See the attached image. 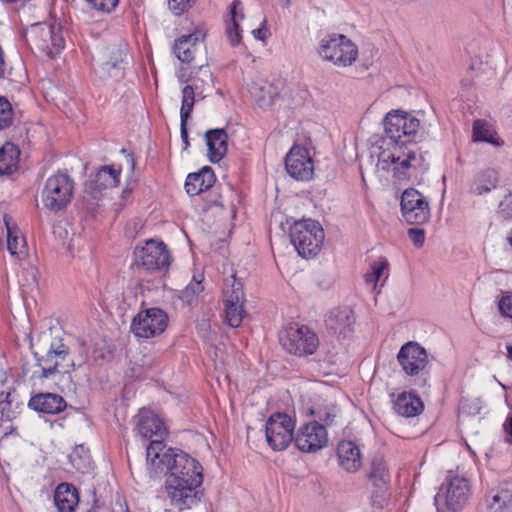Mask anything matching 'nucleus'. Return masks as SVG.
I'll return each mask as SVG.
<instances>
[{
	"label": "nucleus",
	"mask_w": 512,
	"mask_h": 512,
	"mask_svg": "<svg viewBox=\"0 0 512 512\" xmlns=\"http://www.w3.org/2000/svg\"><path fill=\"white\" fill-rule=\"evenodd\" d=\"M498 308L502 316L512 318V293H507L500 298Z\"/></svg>",
	"instance_id": "de8ad7c7"
},
{
	"label": "nucleus",
	"mask_w": 512,
	"mask_h": 512,
	"mask_svg": "<svg viewBox=\"0 0 512 512\" xmlns=\"http://www.w3.org/2000/svg\"><path fill=\"white\" fill-rule=\"evenodd\" d=\"M28 272L32 276L33 282L37 283V273H38L37 270L34 268H31Z\"/></svg>",
	"instance_id": "6e6d98bb"
},
{
	"label": "nucleus",
	"mask_w": 512,
	"mask_h": 512,
	"mask_svg": "<svg viewBox=\"0 0 512 512\" xmlns=\"http://www.w3.org/2000/svg\"><path fill=\"white\" fill-rule=\"evenodd\" d=\"M498 213L505 219L512 218V194L509 193L504 196L498 206Z\"/></svg>",
	"instance_id": "49530a36"
},
{
	"label": "nucleus",
	"mask_w": 512,
	"mask_h": 512,
	"mask_svg": "<svg viewBox=\"0 0 512 512\" xmlns=\"http://www.w3.org/2000/svg\"><path fill=\"white\" fill-rule=\"evenodd\" d=\"M295 421L285 413L272 414L265 426V436L268 445L274 451L285 450L292 442Z\"/></svg>",
	"instance_id": "ddd939ff"
},
{
	"label": "nucleus",
	"mask_w": 512,
	"mask_h": 512,
	"mask_svg": "<svg viewBox=\"0 0 512 512\" xmlns=\"http://www.w3.org/2000/svg\"><path fill=\"white\" fill-rule=\"evenodd\" d=\"M203 280L202 273L194 275L190 283L180 292L179 298L187 305L197 304L204 291Z\"/></svg>",
	"instance_id": "4c0bfd02"
},
{
	"label": "nucleus",
	"mask_w": 512,
	"mask_h": 512,
	"mask_svg": "<svg viewBox=\"0 0 512 512\" xmlns=\"http://www.w3.org/2000/svg\"><path fill=\"white\" fill-rule=\"evenodd\" d=\"M488 512H512V487L502 485L494 490L488 499Z\"/></svg>",
	"instance_id": "473e14b6"
},
{
	"label": "nucleus",
	"mask_w": 512,
	"mask_h": 512,
	"mask_svg": "<svg viewBox=\"0 0 512 512\" xmlns=\"http://www.w3.org/2000/svg\"><path fill=\"white\" fill-rule=\"evenodd\" d=\"M337 456L339 466L348 473H356L362 466L360 448L353 441H341L338 444Z\"/></svg>",
	"instance_id": "a878e982"
},
{
	"label": "nucleus",
	"mask_w": 512,
	"mask_h": 512,
	"mask_svg": "<svg viewBox=\"0 0 512 512\" xmlns=\"http://www.w3.org/2000/svg\"><path fill=\"white\" fill-rule=\"evenodd\" d=\"M394 410L404 417H414L423 410L421 399L413 393H401L394 401Z\"/></svg>",
	"instance_id": "72a5a7b5"
},
{
	"label": "nucleus",
	"mask_w": 512,
	"mask_h": 512,
	"mask_svg": "<svg viewBox=\"0 0 512 512\" xmlns=\"http://www.w3.org/2000/svg\"><path fill=\"white\" fill-rule=\"evenodd\" d=\"M88 351L81 348L78 357H70L68 347L61 340L52 342L45 357L39 360L42 367L41 377L47 378L56 371L68 372L70 368L81 367L87 360Z\"/></svg>",
	"instance_id": "423d86ee"
},
{
	"label": "nucleus",
	"mask_w": 512,
	"mask_h": 512,
	"mask_svg": "<svg viewBox=\"0 0 512 512\" xmlns=\"http://www.w3.org/2000/svg\"><path fill=\"white\" fill-rule=\"evenodd\" d=\"M4 223L7 230V249L12 256L22 258L26 255V241L21 231L11 218L5 216Z\"/></svg>",
	"instance_id": "c756f323"
},
{
	"label": "nucleus",
	"mask_w": 512,
	"mask_h": 512,
	"mask_svg": "<svg viewBox=\"0 0 512 512\" xmlns=\"http://www.w3.org/2000/svg\"><path fill=\"white\" fill-rule=\"evenodd\" d=\"M473 140L487 142L493 146H500L502 144L492 126L480 120L474 122Z\"/></svg>",
	"instance_id": "58836bf2"
},
{
	"label": "nucleus",
	"mask_w": 512,
	"mask_h": 512,
	"mask_svg": "<svg viewBox=\"0 0 512 512\" xmlns=\"http://www.w3.org/2000/svg\"><path fill=\"white\" fill-rule=\"evenodd\" d=\"M134 261L147 271H161L169 267L171 256L163 241L149 239L135 247Z\"/></svg>",
	"instance_id": "1a4fd4ad"
},
{
	"label": "nucleus",
	"mask_w": 512,
	"mask_h": 512,
	"mask_svg": "<svg viewBox=\"0 0 512 512\" xmlns=\"http://www.w3.org/2000/svg\"><path fill=\"white\" fill-rule=\"evenodd\" d=\"M29 44L48 57H55L64 48V38L59 24L36 23L25 34Z\"/></svg>",
	"instance_id": "0eeeda50"
},
{
	"label": "nucleus",
	"mask_w": 512,
	"mask_h": 512,
	"mask_svg": "<svg viewBox=\"0 0 512 512\" xmlns=\"http://www.w3.org/2000/svg\"><path fill=\"white\" fill-rule=\"evenodd\" d=\"M214 182V172L210 167L206 166L199 172L190 173L187 176L185 181V190L191 196L198 195L212 187Z\"/></svg>",
	"instance_id": "c85d7f7f"
},
{
	"label": "nucleus",
	"mask_w": 512,
	"mask_h": 512,
	"mask_svg": "<svg viewBox=\"0 0 512 512\" xmlns=\"http://www.w3.org/2000/svg\"><path fill=\"white\" fill-rule=\"evenodd\" d=\"M248 90L255 104L261 109H269L277 99L279 90L268 80L256 77L248 84Z\"/></svg>",
	"instance_id": "393cba45"
},
{
	"label": "nucleus",
	"mask_w": 512,
	"mask_h": 512,
	"mask_svg": "<svg viewBox=\"0 0 512 512\" xmlns=\"http://www.w3.org/2000/svg\"><path fill=\"white\" fill-rule=\"evenodd\" d=\"M186 123L187 121H184L182 118H181V123H180V128H181V138L185 144V148L188 147L189 145V142H188V133H187V129H186Z\"/></svg>",
	"instance_id": "864d4df0"
},
{
	"label": "nucleus",
	"mask_w": 512,
	"mask_h": 512,
	"mask_svg": "<svg viewBox=\"0 0 512 512\" xmlns=\"http://www.w3.org/2000/svg\"><path fill=\"white\" fill-rule=\"evenodd\" d=\"M128 64V47L125 41L118 40L97 51L93 57V70L101 80H120Z\"/></svg>",
	"instance_id": "7ed1b4c3"
},
{
	"label": "nucleus",
	"mask_w": 512,
	"mask_h": 512,
	"mask_svg": "<svg viewBox=\"0 0 512 512\" xmlns=\"http://www.w3.org/2000/svg\"><path fill=\"white\" fill-rule=\"evenodd\" d=\"M204 38L205 33L200 29L179 37L175 40L173 46L175 56L183 63H190L203 48Z\"/></svg>",
	"instance_id": "5701e85b"
},
{
	"label": "nucleus",
	"mask_w": 512,
	"mask_h": 512,
	"mask_svg": "<svg viewBox=\"0 0 512 512\" xmlns=\"http://www.w3.org/2000/svg\"><path fill=\"white\" fill-rule=\"evenodd\" d=\"M14 120V112L11 103L0 96V131L9 128Z\"/></svg>",
	"instance_id": "79ce46f5"
},
{
	"label": "nucleus",
	"mask_w": 512,
	"mask_h": 512,
	"mask_svg": "<svg viewBox=\"0 0 512 512\" xmlns=\"http://www.w3.org/2000/svg\"><path fill=\"white\" fill-rule=\"evenodd\" d=\"M398 361L408 375H417L428 364L426 350L416 342L403 345L398 353Z\"/></svg>",
	"instance_id": "4be33fe9"
},
{
	"label": "nucleus",
	"mask_w": 512,
	"mask_h": 512,
	"mask_svg": "<svg viewBox=\"0 0 512 512\" xmlns=\"http://www.w3.org/2000/svg\"><path fill=\"white\" fill-rule=\"evenodd\" d=\"M203 482V467L199 461L181 451L174 460L165 480L170 504L182 511L198 501V488Z\"/></svg>",
	"instance_id": "f257e3e1"
},
{
	"label": "nucleus",
	"mask_w": 512,
	"mask_h": 512,
	"mask_svg": "<svg viewBox=\"0 0 512 512\" xmlns=\"http://www.w3.org/2000/svg\"><path fill=\"white\" fill-rule=\"evenodd\" d=\"M285 165L288 174L296 180L308 181L313 178L314 163L304 147L293 146L286 156Z\"/></svg>",
	"instance_id": "aec40b11"
},
{
	"label": "nucleus",
	"mask_w": 512,
	"mask_h": 512,
	"mask_svg": "<svg viewBox=\"0 0 512 512\" xmlns=\"http://www.w3.org/2000/svg\"><path fill=\"white\" fill-rule=\"evenodd\" d=\"M469 484L466 478L450 473L447 484L443 485L435 496V504L438 510L446 508L457 512L466 504L469 496Z\"/></svg>",
	"instance_id": "9d476101"
},
{
	"label": "nucleus",
	"mask_w": 512,
	"mask_h": 512,
	"mask_svg": "<svg viewBox=\"0 0 512 512\" xmlns=\"http://www.w3.org/2000/svg\"><path fill=\"white\" fill-rule=\"evenodd\" d=\"M387 267L388 263L386 260H379L377 262H374L371 266L372 271L366 275V282L375 287L376 284L384 276Z\"/></svg>",
	"instance_id": "c03bdc74"
},
{
	"label": "nucleus",
	"mask_w": 512,
	"mask_h": 512,
	"mask_svg": "<svg viewBox=\"0 0 512 512\" xmlns=\"http://www.w3.org/2000/svg\"><path fill=\"white\" fill-rule=\"evenodd\" d=\"M19 404L17 402L14 403V400L11 399L10 393L2 392L0 394V419L9 421L16 417L17 409Z\"/></svg>",
	"instance_id": "a19ab883"
},
{
	"label": "nucleus",
	"mask_w": 512,
	"mask_h": 512,
	"mask_svg": "<svg viewBox=\"0 0 512 512\" xmlns=\"http://www.w3.org/2000/svg\"><path fill=\"white\" fill-rule=\"evenodd\" d=\"M508 242L510 243V245L512 246V230L510 231L509 233V236H508Z\"/></svg>",
	"instance_id": "13d9d810"
},
{
	"label": "nucleus",
	"mask_w": 512,
	"mask_h": 512,
	"mask_svg": "<svg viewBox=\"0 0 512 512\" xmlns=\"http://www.w3.org/2000/svg\"><path fill=\"white\" fill-rule=\"evenodd\" d=\"M498 183V173L496 170L487 168L478 173L471 186V192L476 195L488 193L496 188Z\"/></svg>",
	"instance_id": "c9c22d12"
},
{
	"label": "nucleus",
	"mask_w": 512,
	"mask_h": 512,
	"mask_svg": "<svg viewBox=\"0 0 512 512\" xmlns=\"http://www.w3.org/2000/svg\"><path fill=\"white\" fill-rule=\"evenodd\" d=\"M54 501L59 512H72L79 502L76 488L68 483L59 484L55 491Z\"/></svg>",
	"instance_id": "7c9ffc66"
},
{
	"label": "nucleus",
	"mask_w": 512,
	"mask_h": 512,
	"mask_svg": "<svg viewBox=\"0 0 512 512\" xmlns=\"http://www.w3.org/2000/svg\"><path fill=\"white\" fill-rule=\"evenodd\" d=\"M291 243L303 258L318 254L324 241V230L311 219L295 222L290 228Z\"/></svg>",
	"instance_id": "39448f33"
},
{
	"label": "nucleus",
	"mask_w": 512,
	"mask_h": 512,
	"mask_svg": "<svg viewBox=\"0 0 512 512\" xmlns=\"http://www.w3.org/2000/svg\"><path fill=\"white\" fill-rule=\"evenodd\" d=\"M377 149V169L392 173L397 181L415 179L427 169L424 155L415 144L383 141Z\"/></svg>",
	"instance_id": "f03ea898"
},
{
	"label": "nucleus",
	"mask_w": 512,
	"mask_h": 512,
	"mask_svg": "<svg viewBox=\"0 0 512 512\" xmlns=\"http://www.w3.org/2000/svg\"><path fill=\"white\" fill-rule=\"evenodd\" d=\"M89 4L98 11L111 12L119 0H87Z\"/></svg>",
	"instance_id": "09e8293b"
},
{
	"label": "nucleus",
	"mask_w": 512,
	"mask_h": 512,
	"mask_svg": "<svg viewBox=\"0 0 512 512\" xmlns=\"http://www.w3.org/2000/svg\"><path fill=\"white\" fill-rule=\"evenodd\" d=\"M228 136L224 129H211L205 133L208 158L211 162H219L227 153Z\"/></svg>",
	"instance_id": "bb28decb"
},
{
	"label": "nucleus",
	"mask_w": 512,
	"mask_h": 512,
	"mask_svg": "<svg viewBox=\"0 0 512 512\" xmlns=\"http://www.w3.org/2000/svg\"><path fill=\"white\" fill-rule=\"evenodd\" d=\"M354 323L353 311L349 307L335 308L328 313L325 319L328 333L335 336L339 342L352 335Z\"/></svg>",
	"instance_id": "412c9836"
},
{
	"label": "nucleus",
	"mask_w": 512,
	"mask_h": 512,
	"mask_svg": "<svg viewBox=\"0 0 512 512\" xmlns=\"http://www.w3.org/2000/svg\"><path fill=\"white\" fill-rule=\"evenodd\" d=\"M281 1H282V2L284 3V5H286V6H288V5L290 4V0H281Z\"/></svg>",
	"instance_id": "bf43d9fd"
},
{
	"label": "nucleus",
	"mask_w": 512,
	"mask_h": 512,
	"mask_svg": "<svg viewBox=\"0 0 512 512\" xmlns=\"http://www.w3.org/2000/svg\"><path fill=\"white\" fill-rule=\"evenodd\" d=\"M508 358L512 360V345H507Z\"/></svg>",
	"instance_id": "4d7b16f0"
},
{
	"label": "nucleus",
	"mask_w": 512,
	"mask_h": 512,
	"mask_svg": "<svg viewBox=\"0 0 512 512\" xmlns=\"http://www.w3.org/2000/svg\"><path fill=\"white\" fill-rule=\"evenodd\" d=\"M168 325L167 314L159 308L140 311L133 319L131 330L138 338H151L162 334Z\"/></svg>",
	"instance_id": "2eb2a0df"
},
{
	"label": "nucleus",
	"mask_w": 512,
	"mask_h": 512,
	"mask_svg": "<svg viewBox=\"0 0 512 512\" xmlns=\"http://www.w3.org/2000/svg\"><path fill=\"white\" fill-rule=\"evenodd\" d=\"M294 441L300 451L314 453L327 445L328 434L324 425L313 421L300 427Z\"/></svg>",
	"instance_id": "6ab92c4d"
},
{
	"label": "nucleus",
	"mask_w": 512,
	"mask_h": 512,
	"mask_svg": "<svg viewBox=\"0 0 512 512\" xmlns=\"http://www.w3.org/2000/svg\"><path fill=\"white\" fill-rule=\"evenodd\" d=\"M20 150L13 143L7 142L0 148V175H9L18 168Z\"/></svg>",
	"instance_id": "f704fd0d"
},
{
	"label": "nucleus",
	"mask_w": 512,
	"mask_h": 512,
	"mask_svg": "<svg viewBox=\"0 0 512 512\" xmlns=\"http://www.w3.org/2000/svg\"><path fill=\"white\" fill-rule=\"evenodd\" d=\"M74 183L66 173H55L45 182L42 190V203L50 211L58 212L65 208L73 196Z\"/></svg>",
	"instance_id": "6e6552de"
},
{
	"label": "nucleus",
	"mask_w": 512,
	"mask_h": 512,
	"mask_svg": "<svg viewBox=\"0 0 512 512\" xmlns=\"http://www.w3.org/2000/svg\"><path fill=\"white\" fill-rule=\"evenodd\" d=\"M265 23H266V20L264 19L263 22H262V24H263L262 27L252 30V34H253L255 39L262 40V41L265 40L266 35H267V30L265 28Z\"/></svg>",
	"instance_id": "3c124183"
},
{
	"label": "nucleus",
	"mask_w": 512,
	"mask_h": 512,
	"mask_svg": "<svg viewBox=\"0 0 512 512\" xmlns=\"http://www.w3.org/2000/svg\"><path fill=\"white\" fill-rule=\"evenodd\" d=\"M29 407L35 411L46 414H57L66 407L62 396L54 393H40L33 396L29 401Z\"/></svg>",
	"instance_id": "cd10ccee"
},
{
	"label": "nucleus",
	"mask_w": 512,
	"mask_h": 512,
	"mask_svg": "<svg viewBox=\"0 0 512 512\" xmlns=\"http://www.w3.org/2000/svg\"><path fill=\"white\" fill-rule=\"evenodd\" d=\"M178 79L182 83L191 82L182 89V104L180 109V118L187 121L190 117L194 103H195V90L199 89V81L206 82L211 79L209 69L204 68L203 65L198 66L197 71H192L190 75L186 74L185 69L178 72Z\"/></svg>",
	"instance_id": "f3484780"
},
{
	"label": "nucleus",
	"mask_w": 512,
	"mask_h": 512,
	"mask_svg": "<svg viewBox=\"0 0 512 512\" xmlns=\"http://www.w3.org/2000/svg\"><path fill=\"white\" fill-rule=\"evenodd\" d=\"M120 169H116L113 166L101 167L95 175L94 181L91 183V187L96 190H104L117 186L119 182Z\"/></svg>",
	"instance_id": "e433bc0d"
},
{
	"label": "nucleus",
	"mask_w": 512,
	"mask_h": 512,
	"mask_svg": "<svg viewBox=\"0 0 512 512\" xmlns=\"http://www.w3.org/2000/svg\"><path fill=\"white\" fill-rule=\"evenodd\" d=\"M5 59H4V52L2 50V47L0 46V78H2L5 74Z\"/></svg>",
	"instance_id": "5fc2aeb1"
},
{
	"label": "nucleus",
	"mask_w": 512,
	"mask_h": 512,
	"mask_svg": "<svg viewBox=\"0 0 512 512\" xmlns=\"http://www.w3.org/2000/svg\"><path fill=\"white\" fill-rule=\"evenodd\" d=\"M136 419V430L142 438L162 441L167 434L162 420L150 410H140Z\"/></svg>",
	"instance_id": "b1692460"
},
{
	"label": "nucleus",
	"mask_w": 512,
	"mask_h": 512,
	"mask_svg": "<svg viewBox=\"0 0 512 512\" xmlns=\"http://www.w3.org/2000/svg\"><path fill=\"white\" fill-rule=\"evenodd\" d=\"M317 55L337 67L351 66L358 58V47L344 34L329 33L319 39Z\"/></svg>",
	"instance_id": "20e7f679"
},
{
	"label": "nucleus",
	"mask_w": 512,
	"mask_h": 512,
	"mask_svg": "<svg viewBox=\"0 0 512 512\" xmlns=\"http://www.w3.org/2000/svg\"><path fill=\"white\" fill-rule=\"evenodd\" d=\"M384 127L389 138L387 141L406 143L407 141L402 140V138L414 136L420 128V121L407 112L392 111L386 115Z\"/></svg>",
	"instance_id": "dca6fc26"
},
{
	"label": "nucleus",
	"mask_w": 512,
	"mask_h": 512,
	"mask_svg": "<svg viewBox=\"0 0 512 512\" xmlns=\"http://www.w3.org/2000/svg\"><path fill=\"white\" fill-rule=\"evenodd\" d=\"M401 212L410 224H423L430 218L429 203L416 189H406L401 196Z\"/></svg>",
	"instance_id": "a211bd4d"
},
{
	"label": "nucleus",
	"mask_w": 512,
	"mask_h": 512,
	"mask_svg": "<svg viewBox=\"0 0 512 512\" xmlns=\"http://www.w3.org/2000/svg\"><path fill=\"white\" fill-rule=\"evenodd\" d=\"M245 294L243 284L230 275L223 288L224 321L233 328L239 327L246 314L244 310Z\"/></svg>",
	"instance_id": "9b49d317"
},
{
	"label": "nucleus",
	"mask_w": 512,
	"mask_h": 512,
	"mask_svg": "<svg viewBox=\"0 0 512 512\" xmlns=\"http://www.w3.org/2000/svg\"><path fill=\"white\" fill-rule=\"evenodd\" d=\"M311 414L317 417L320 421L330 425L334 422L338 415V408L335 405L325 407H318L311 410Z\"/></svg>",
	"instance_id": "37998d69"
},
{
	"label": "nucleus",
	"mask_w": 512,
	"mask_h": 512,
	"mask_svg": "<svg viewBox=\"0 0 512 512\" xmlns=\"http://www.w3.org/2000/svg\"><path fill=\"white\" fill-rule=\"evenodd\" d=\"M195 0H168L169 9L175 15H181L188 10Z\"/></svg>",
	"instance_id": "a18cd8bd"
},
{
	"label": "nucleus",
	"mask_w": 512,
	"mask_h": 512,
	"mask_svg": "<svg viewBox=\"0 0 512 512\" xmlns=\"http://www.w3.org/2000/svg\"><path fill=\"white\" fill-rule=\"evenodd\" d=\"M243 5L241 1L234 0L231 4L229 19L227 20L226 34L231 45H238L241 41L239 22L243 20Z\"/></svg>",
	"instance_id": "2f4dec72"
},
{
	"label": "nucleus",
	"mask_w": 512,
	"mask_h": 512,
	"mask_svg": "<svg viewBox=\"0 0 512 512\" xmlns=\"http://www.w3.org/2000/svg\"><path fill=\"white\" fill-rule=\"evenodd\" d=\"M507 433L506 441L512 443V417H509L503 425Z\"/></svg>",
	"instance_id": "603ef678"
},
{
	"label": "nucleus",
	"mask_w": 512,
	"mask_h": 512,
	"mask_svg": "<svg viewBox=\"0 0 512 512\" xmlns=\"http://www.w3.org/2000/svg\"><path fill=\"white\" fill-rule=\"evenodd\" d=\"M408 235L413 244L417 247H422L425 242L424 230L418 228H411L408 230Z\"/></svg>",
	"instance_id": "8fccbe9b"
},
{
	"label": "nucleus",
	"mask_w": 512,
	"mask_h": 512,
	"mask_svg": "<svg viewBox=\"0 0 512 512\" xmlns=\"http://www.w3.org/2000/svg\"><path fill=\"white\" fill-rule=\"evenodd\" d=\"M181 450L166 448L163 441L152 440L146 450V466L149 476L157 478L169 473Z\"/></svg>",
	"instance_id": "4468645a"
},
{
	"label": "nucleus",
	"mask_w": 512,
	"mask_h": 512,
	"mask_svg": "<svg viewBox=\"0 0 512 512\" xmlns=\"http://www.w3.org/2000/svg\"><path fill=\"white\" fill-rule=\"evenodd\" d=\"M282 347L291 354L304 356L313 354L318 345L317 335L306 326L293 324L280 336Z\"/></svg>",
	"instance_id": "f8f14e48"
},
{
	"label": "nucleus",
	"mask_w": 512,
	"mask_h": 512,
	"mask_svg": "<svg viewBox=\"0 0 512 512\" xmlns=\"http://www.w3.org/2000/svg\"><path fill=\"white\" fill-rule=\"evenodd\" d=\"M368 478L377 487H383L389 482V473L385 462L380 458H375L371 463Z\"/></svg>",
	"instance_id": "ea45409f"
}]
</instances>
